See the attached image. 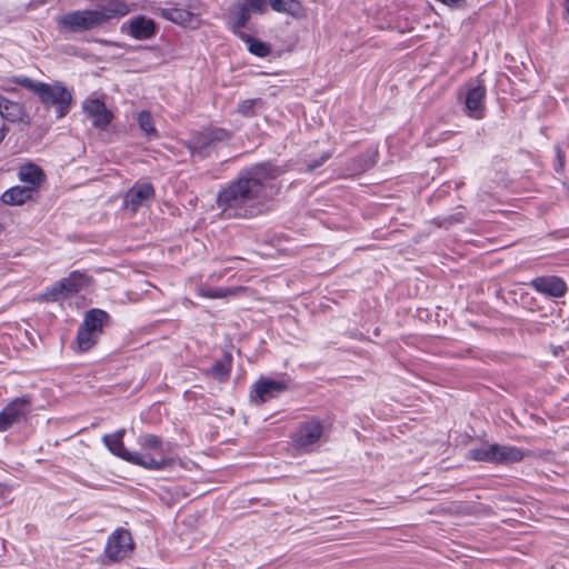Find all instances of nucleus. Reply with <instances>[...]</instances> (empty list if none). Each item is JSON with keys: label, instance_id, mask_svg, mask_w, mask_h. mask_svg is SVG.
<instances>
[{"label": "nucleus", "instance_id": "nucleus-1", "mask_svg": "<svg viewBox=\"0 0 569 569\" xmlns=\"http://www.w3.org/2000/svg\"><path fill=\"white\" fill-rule=\"evenodd\" d=\"M284 172L273 161H262L242 168L221 186L216 203L228 218L251 219L261 214L271 197V183Z\"/></svg>", "mask_w": 569, "mask_h": 569}, {"label": "nucleus", "instance_id": "nucleus-2", "mask_svg": "<svg viewBox=\"0 0 569 569\" xmlns=\"http://www.w3.org/2000/svg\"><path fill=\"white\" fill-rule=\"evenodd\" d=\"M9 81L34 93L46 108L54 107L57 119H61L69 113L73 96L64 83L60 81L47 83L26 76H14Z\"/></svg>", "mask_w": 569, "mask_h": 569}, {"label": "nucleus", "instance_id": "nucleus-3", "mask_svg": "<svg viewBox=\"0 0 569 569\" xmlns=\"http://www.w3.org/2000/svg\"><path fill=\"white\" fill-rule=\"evenodd\" d=\"M128 13L127 6L121 2H109L93 10H76L59 18L58 23L71 32L91 30L103 22Z\"/></svg>", "mask_w": 569, "mask_h": 569}, {"label": "nucleus", "instance_id": "nucleus-4", "mask_svg": "<svg viewBox=\"0 0 569 569\" xmlns=\"http://www.w3.org/2000/svg\"><path fill=\"white\" fill-rule=\"evenodd\" d=\"M124 435V429H119L113 433L103 435L102 442L113 456L126 462L142 467L150 471H163L172 469L176 462L174 458L172 457H161V459H154L150 456V453H141L138 451L128 450L123 442Z\"/></svg>", "mask_w": 569, "mask_h": 569}, {"label": "nucleus", "instance_id": "nucleus-5", "mask_svg": "<svg viewBox=\"0 0 569 569\" xmlns=\"http://www.w3.org/2000/svg\"><path fill=\"white\" fill-rule=\"evenodd\" d=\"M111 323V316L103 309L91 308L86 311L74 339L78 351H89L100 339L106 327Z\"/></svg>", "mask_w": 569, "mask_h": 569}, {"label": "nucleus", "instance_id": "nucleus-6", "mask_svg": "<svg viewBox=\"0 0 569 569\" xmlns=\"http://www.w3.org/2000/svg\"><path fill=\"white\" fill-rule=\"evenodd\" d=\"M486 98L487 87L481 74L467 81L457 96L462 104V113L472 120H482L486 117Z\"/></svg>", "mask_w": 569, "mask_h": 569}, {"label": "nucleus", "instance_id": "nucleus-7", "mask_svg": "<svg viewBox=\"0 0 569 569\" xmlns=\"http://www.w3.org/2000/svg\"><path fill=\"white\" fill-rule=\"evenodd\" d=\"M91 277L80 270L71 271L67 277L46 288L41 295L44 302H56L80 292L90 282Z\"/></svg>", "mask_w": 569, "mask_h": 569}, {"label": "nucleus", "instance_id": "nucleus-8", "mask_svg": "<svg viewBox=\"0 0 569 569\" xmlns=\"http://www.w3.org/2000/svg\"><path fill=\"white\" fill-rule=\"evenodd\" d=\"M230 137V132L223 128H210L196 132L188 141L187 148L191 157L203 160L211 154L218 143L227 141Z\"/></svg>", "mask_w": 569, "mask_h": 569}, {"label": "nucleus", "instance_id": "nucleus-9", "mask_svg": "<svg viewBox=\"0 0 569 569\" xmlns=\"http://www.w3.org/2000/svg\"><path fill=\"white\" fill-rule=\"evenodd\" d=\"M329 425L317 416L301 421L291 435L292 443L299 449H308L317 445Z\"/></svg>", "mask_w": 569, "mask_h": 569}, {"label": "nucleus", "instance_id": "nucleus-10", "mask_svg": "<svg viewBox=\"0 0 569 569\" xmlns=\"http://www.w3.org/2000/svg\"><path fill=\"white\" fill-rule=\"evenodd\" d=\"M290 379H272L260 377L250 389V402L260 406L267 401L277 398L289 389Z\"/></svg>", "mask_w": 569, "mask_h": 569}, {"label": "nucleus", "instance_id": "nucleus-11", "mask_svg": "<svg viewBox=\"0 0 569 569\" xmlns=\"http://www.w3.org/2000/svg\"><path fill=\"white\" fill-rule=\"evenodd\" d=\"M31 411L29 396L17 397L8 402L0 411V432L9 430L13 425L20 423Z\"/></svg>", "mask_w": 569, "mask_h": 569}, {"label": "nucleus", "instance_id": "nucleus-12", "mask_svg": "<svg viewBox=\"0 0 569 569\" xmlns=\"http://www.w3.org/2000/svg\"><path fill=\"white\" fill-rule=\"evenodd\" d=\"M133 549V540L129 530L119 527L109 537L104 547V556L110 562L124 559Z\"/></svg>", "mask_w": 569, "mask_h": 569}, {"label": "nucleus", "instance_id": "nucleus-13", "mask_svg": "<svg viewBox=\"0 0 569 569\" xmlns=\"http://www.w3.org/2000/svg\"><path fill=\"white\" fill-rule=\"evenodd\" d=\"M529 286L539 295L549 299H559L568 292L566 280L559 276L546 274L533 278Z\"/></svg>", "mask_w": 569, "mask_h": 569}, {"label": "nucleus", "instance_id": "nucleus-14", "mask_svg": "<svg viewBox=\"0 0 569 569\" xmlns=\"http://www.w3.org/2000/svg\"><path fill=\"white\" fill-rule=\"evenodd\" d=\"M83 112L91 119L92 127L99 130L107 129L113 121V113L104 101L98 97H89L82 103Z\"/></svg>", "mask_w": 569, "mask_h": 569}, {"label": "nucleus", "instance_id": "nucleus-15", "mask_svg": "<svg viewBox=\"0 0 569 569\" xmlns=\"http://www.w3.org/2000/svg\"><path fill=\"white\" fill-rule=\"evenodd\" d=\"M121 29L133 39L147 40L156 34L157 23L153 19L144 14H138L124 23Z\"/></svg>", "mask_w": 569, "mask_h": 569}, {"label": "nucleus", "instance_id": "nucleus-16", "mask_svg": "<svg viewBox=\"0 0 569 569\" xmlns=\"http://www.w3.org/2000/svg\"><path fill=\"white\" fill-rule=\"evenodd\" d=\"M154 197V188L150 182H137L124 194L123 203L126 208L136 211L146 201Z\"/></svg>", "mask_w": 569, "mask_h": 569}, {"label": "nucleus", "instance_id": "nucleus-17", "mask_svg": "<svg viewBox=\"0 0 569 569\" xmlns=\"http://www.w3.org/2000/svg\"><path fill=\"white\" fill-rule=\"evenodd\" d=\"M18 178L28 188H33V191L39 194V189L47 177L41 167L33 162H27L19 168Z\"/></svg>", "mask_w": 569, "mask_h": 569}, {"label": "nucleus", "instance_id": "nucleus-18", "mask_svg": "<svg viewBox=\"0 0 569 569\" xmlns=\"http://www.w3.org/2000/svg\"><path fill=\"white\" fill-rule=\"evenodd\" d=\"M190 2L191 0H181L176 6L163 8L161 16L177 24H189L194 19V14L190 11Z\"/></svg>", "mask_w": 569, "mask_h": 569}, {"label": "nucleus", "instance_id": "nucleus-19", "mask_svg": "<svg viewBox=\"0 0 569 569\" xmlns=\"http://www.w3.org/2000/svg\"><path fill=\"white\" fill-rule=\"evenodd\" d=\"M38 194L33 188L27 186H13L1 194L2 203L7 206H22L28 201H34Z\"/></svg>", "mask_w": 569, "mask_h": 569}, {"label": "nucleus", "instance_id": "nucleus-20", "mask_svg": "<svg viewBox=\"0 0 569 569\" xmlns=\"http://www.w3.org/2000/svg\"><path fill=\"white\" fill-rule=\"evenodd\" d=\"M251 16L252 13L240 3L229 10L228 24L236 37L240 38L241 34H247L243 29L250 21Z\"/></svg>", "mask_w": 569, "mask_h": 569}, {"label": "nucleus", "instance_id": "nucleus-21", "mask_svg": "<svg viewBox=\"0 0 569 569\" xmlns=\"http://www.w3.org/2000/svg\"><path fill=\"white\" fill-rule=\"evenodd\" d=\"M233 356L230 349L226 348L222 351L220 359L216 360L208 373L218 382H227L230 378L232 370Z\"/></svg>", "mask_w": 569, "mask_h": 569}, {"label": "nucleus", "instance_id": "nucleus-22", "mask_svg": "<svg viewBox=\"0 0 569 569\" xmlns=\"http://www.w3.org/2000/svg\"><path fill=\"white\" fill-rule=\"evenodd\" d=\"M0 116L9 122H19L26 116L24 107L20 102L0 96Z\"/></svg>", "mask_w": 569, "mask_h": 569}, {"label": "nucleus", "instance_id": "nucleus-23", "mask_svg": "<svg viewBox=\"0 0 569 569\" xmlns=\"http://www.w3.org/2000/svg\"><path fill=\"white\" fill-rule=\"evenodd\" d=\"M138 445L144 450H151L154 452V459H161V457H169L166 453L163 447V440L161 437L151 433H141L137 439ZM152 457V455H150Z\"/></svg>", "mask_w": 569, "mask_h": 569}, {"label": "nucleus", "instance_id": "nucleus-24", "mask_svg": "<svg viewBox=\"0 0 569 569\" xmlns=\"http://www.w3.org/2000/svg\"><path fill=\"white\" fill-rule=\"evenodd\" d=\"M267 2L272 11L293 18H299L303 10L300 0H267Z\"/></svg>", "mask_w": 569, "mask_h": 569}, {"label": "nucleus", "instance_id": "nucleus-25", "mask_svg": "<svg viewBox=\"0 0 569 569\" xmlns=\"http://www.w3.org/2000/svg\"><path fill=\"white\" fill-rule=\"evenodd\" d=\"M377 162H378V151L369 149V150H366L365 152L360 153L356 158H353L351 160L350 168L355 172L360 173V172H365V171L371 169L372 167L376 166Z\"/></svg>", "mask_w": 569, "mask_h": 569}, {"label": "nucleus", "instance_id": "nucleus-26", "mask_svg": "<svg viewBox=\"0 0 569 569\" xmlns=\"http://www.w3.org/2000/svg\"><path fill=\"white\" fill-rule=\"evenodd\" d=\"M239 39L247 44L248 51L258 58H266L271 52V47L268 42L257 39L249 33L241 34Z\"/></svg>", "mask_w": 569, "mask_h": 569}, {"label": "nucleus", "instance_id": "nucleus-27", "mask_svg": "<svg viewBox=\"0 0 569 569\" xmlns=\"http://www.w3.org/2000/svg\"><path fill=\"white\" fill-rule=\"evenodd\" d=\"M525 458V452L521 448L510 445H500L498 450V465H507L519 462Z\"/></svg>", "mask_w": 569, "mask_h": 569}, {"label": "nucleus", "instance_id": "nucleus-28", "mask_svg": "<svg viewBox=\"0 0 569 569\" xmlns=\"http://www.w3.org/2000/svg\"><path fill=\"white\" fill-rule=\"evenodd\" d=\"M137 123L139 129L144 133L148 140H154L159 138L157 128L154 127L153 118L148 110H142L137 114Z\"/></svg>", "mask_w": 569, "mask_h": 569}, {"label": "nucleus", "instance_id": "nucleus-29", "mask_svg": "<svg viewBox=\"0 0 569 569\" xmlns=\"http://www.w3.org/2000/svg\"><path fill=\"white\" fill-rule=\"evenodd\" d=\"M466 219L463 212L459 211L452 214L439 216L432 219V223L438 228L449 229L450 227L462 223Z\"/></svg>", "mask_w": 569, "mask_h": 569}, {"label": "nucleus", "instance_id": "nucleus-30", "mask_svg": "<svg viewBox=\"0 0 569 569\" xmlns=\"http://www.w3.org/2000/svg\"><path fill=\"white\" fill-rule=\"evenodd\" d=\"M261 104V99H247L239 102L237 112L243 117L251 118L256 116L257 108Z\"/></svg>", "mask_w": 569, "mask_h": 569}, {"label": "nucleus", "instance_id": "nucleus-31", "mask_svg": "<svg viewBox=\"0 0 569 569\" xmlns=\"http://www.w3.org/2000/svg\"><path fill=\"white\" fill-rule=\"evenodd\" d=\"M239 3L246 7L252 14H264L268 11L267 0H240Z\"/></svg>", "mask_w": 569, "mask_h": 569}, {"label": "nucleus", "instance_id": "nucleus-32", "mask_svg": "<svg viewBox=\"0 0 569 569\" xmlns=\"http://www.w3.org/2000/svg\"><path fill=\"white\" fill-rule=\"evenodd\" d=\"M467 457L473 461L490 463L487 446L470 449Z\"/></svg>", "mask_w": 569, "mask_h": 569}, {"label": "nucleus", "instance_id": "nucleus-33", "mask_svg": "<svg viewBox=\"0 0 569 569\" xmlns=\"http://www.w3.org/2000/svg\"><path fill=\"white\" fill-rule=\"evenodd\" d=\"M566 166V153L561 148L560 143L555 144V161H553V170L557 173H562L565 171Z\"/></svg>", "mask_w": 569, "mask_h": 569}, {"label": "nucleus", "instance_id": "nucleus-34", "mask_svg": "<svg viewBox=\"0 0 569 569\" xmlns=\"http://www.w3.org/2000/svg\"><path fill=\"white\" fill-rule=\"evenodd\" d=\"M332 157V151L328 150L322 152L318 158L310 160L307 163V171L312 172L320 168L323 163H326Z\"/></svg>", "mask_w": 569, "mask_h": 569}, {"label": "nucleus", "instance_id": "nucleus-35", "mask_svg": "<svg viewBox=\"0 0 569 569\" xmlns=\"http://www.w3.org/2000/svg\"><path fill=\"white\" fill-rule=\"evenodd\" d=\"M487 449L489 453L490 463L498 465L499 443H490L487 446Z\"/></svg>", "mask_w": 569, "mask_h": 569}, {"label": "nucleus", "instance_id": "nucleus-36", "mask_svg": "<svg viewBox=\"0 0 569 569\" xmlns=\"http://www.w3.org/2000/svg\"><path fill=\"white\" fill-rule=\"evenodd\" d=\"M561 7L563 9L562 19L569 24V0H562Z\"/></svg>", "mask_w": 569, "mask_h": 569}, {"label": "nucleus", "instance_id": "nucleus-37", "mask_svg": "<svg viewBox=\"0 0 569 569\" xmlns=\"http://www.w3.org/2000/svg\"><path fill=\"white\" fill-rule=\"evenodd\" d=\"M201 296L206 297V298H210V299L222 298L223 297V295L220 292V290L202 292Z\"/></svg>", "mask_w": 569, "mask_h": 569}, {"label": "nucleus", "instance_id": "nucleus-38", "mask_svg": "<svg viewBox=\"0 0 569 569\" xmlns=\"http://www.w3.org/2000/svg\"><path fill=\"white\" fill-rule=\"evenodd\" d=\"M8 129L3 126L0 128V143L4 140Z\"/></svg>", "mask_w": 569, "mask_h": 569}]
</instances>
